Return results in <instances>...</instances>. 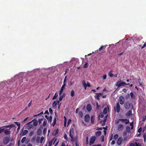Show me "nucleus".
I'll return each instance as SVG.
<instances>
[{
	"label": "nucleus",
	"mask_w": 146,
	"mask_h": 146,
	"mask_svg": "<svg viewBox=\"0 0 146 146\" xmlns=\"http://www.w3.org/2000/svg\"><path fill=\"white\" fill-rule=\"evenodd\" d=\"M131 97V99L133 100L135 98V95L134 93L132 92H131L130 93Z\"/></svg>",
	"instance_id": "nucleus-20"
},
{
	"label": "nucleus",
	"mask_w": 146,
	"mask_h": 146,
	"mask_svg": "<svg viewBox=\"0 0 146 146\" xmlns=\"http://www.w3.org/2000/svg\"><path fill=\"white\" fill-rule=\"evenodd\" d=\"M43 120V118L38 119V122L39 124L41 123L42 121Z\"/></svg>",
	"instance_id": "nucleus-45"
},
{
	"label": "nucleus",
	"mask_w": 146,
	"mask_h": 146,
	"mask_svg": "<svg viewBox=\"0 0 146 146\" xmlns=\"http://www.w3.org/2000/svg\"><path fill=\"white\" fill-rule=\"evenodd\" d=\"M46 128H44L43 131V133L44 134H45V133L46 132Z\"/></svg>",
	"instance_id": "nucleus-60"
},
{
	"label": "nucleus",
	"mask_w": 146,
	"mask_h": 146,
	"mask_svg": "<svg viewBox=\"0 0 146 146\" xmlns=\"http://www.w3.org/2000/svg\"><path fill=\"white\" fill-rule=\"evenodd\" d=\"M88 63L87 62L84 65L83 68H87L88 67Z\"/></svg>",
	"instance_id": "nucleus-38"
},
{
	"label": "nucleus",
	"mask_w": 146,
	"mask_h": 146,
	"mask_svg": "<svg viewBox=\"0 0 146 146\" xmlns=\"http://www.w3.org/2000/svg\"><path fill=\"white\" fill-rule=\"evenodd\" d=\"M78 137L77 136H76L74 138V141H75V143H78Z\"/></svg>",
	"instance_id": "nucleus-39"
},
{
	"label": "nucleus",
	"mask_w": 146,
	"mask_h": 146,
	"mask_svg": "<svg viewBox=\"0 0 146 146\" xmlns=\"http://www.w3.org/2000/svg\"><path fill=\"white\" fill-rule=\"evenodd\" d=\"M56 123V116H55V118L54 119L53 122V124H52V125L53 126H54L55 125Z\"/></svg>",
	"instance_id": "nucleus-29"
},
{
	"label": "nucleus",
	"mask_w": 146,
	"mask_h": 146,
	"mask_svg": "<svg viewBox=\"0 0 146 146\" xmlns=\"http://www.w3.org/2000/svg\"><path fill=\"white\" fill-rule=\"evenodd\" d=\"M66 76L65 77V78L64 79V81H63V84H64L65 85H66Z\"/></svg>",
	"instance_id": "nucleus-51"
},
{
	"label": "nucleus",
	"mask_w": 146,
	"mask_h": 146,
	"mask_svg": "<svg viewBox=\"0 0 146 146\" xmlns=\"http://www.w3.org/2000/svg\"><path fill=\"white\" fill-rule=\"evenodd\" d=\"M101 134V132L100 131H96L95 133L97 137H98Z\"/></svg>",
	"instance_id": "nucleus-17"
},
{
	"label": "nucleus",
	"mask_w": 146,
	"mask_h": 146,
	"mask_svg": "<svg viewBox=\"0 0 146 146\" xmlns=\"http://www.w3.org/2000/svg\"><path fill=\"white\" fill-rule=\"evenodd\" d=\"M101 139L102 142H104V136L103 135H102L101 137Z\"/></svg>",
	"instance_id": "nucleus-43"
},
{
	"label": "nucleus",
	"mask_w": 146,
	"mask_h": 146,
	"mask_svg": "<svg viewBox=\"0 0 146 146\" xmlns=\"http://www.w3.org/2000/svg\"><path fill=\"white\" fill-rule=\"evenodd\" d=\"M43 125L44 127H45L46 125V122L45 121H44Z\"/></svg>",
	"instance_id": "nucleus-57"
},
{
	"label": "nucleus",
	"mask_w": 146,
	"mask_h": 146,
	"mask_svg": "<svg viewBox=\"0 0 146 146\" xmlns=\"http://www.w3.org/2000/svg\"><path fill=\"white\" fill-rule=\"evenodd\" d=\"M45 117L48 120V122H50L51 123L52 122V117L51 116H50L49 117L47 115H45Z\"/></svg>",
	"instance_id": "nucleus-10"
},
{
	"label": "nucleus",
	"mask_w": 146,
	"mask_h": 146,
	"mask_svg": "<svg viewBox=\"0 0 146 146\" xmlns=\"http://www.w3.org/2000/svg\"><path fill=\"white\" fill-rule=\"evenodd\" d=\"M71 121V119H69L68 121V125H69Z\"/></svg>",
	"instance_id": "nucleus-63"
},
{
	"label": "nucleus",
	"mask_w": 146,
	"mask_h": 146,
	"mask_svg": "<svg viewBox=\"0 0 146 146\" xmlns=\"http://www.w3.org/2000/svg\"><path fill=\"white\" fill-rule=\"evenodd\" d=\"M131 105V104L129 102H126L124 105V106L125 108L126 109H129Z\"/></svg>",
	"instance_id": "nucleus-6"
},
{
	"label": "nucleus",
	"mask_w": 146,
	"mask_h": 146,
	"mask_svg": "<svg viewBox=\"0 0 146 146\" xmlns=\"http://www.w3.org/2000/svg\"><path fill=\"white\" fill-rule=\"evenodd\" d=\"M28 132V131L27 130H25L24 131H23L21 133V135L22 136L25 135Z\"/></svg>",
	"instance_id": "nucleus-16"
},
{
	"label": "nucleus",
	"mask_w": 146,
	"mask_h": 146,
	"mask_svg": "<svg viewBox=\"0 0 146 146\" xmlns=\"http://www.w3.org/2000/svg\"><path fill=\"white\" fill-rule=\"evenodd\" d=\"M96 139V137L95 136H92L90 139V144H93L95 142Z\"/></svg>",
	"instance_id": "nucleus-4"
},
{
	"label": "nucleus",
	"mask_w": 146,
	"mask_h": 146,
	"mask_svg": "<svg viewBox=\"0 0 146 146\" xmlns=\"http://www.w3.org/2000/svg\"><path fill=\"white\" fill-rule=\"evenodd\" d=\"M90 120V116L89 114H86L84 117V120L85 122H89Z\"/></svg>",
	"instance_id": "nucleus-5"
},
{
	"label": "nucleus",
	"mask_w": 146,
	"mask_h": 146,
	"mask_svg": "<svg viewBox=\"0 0 146 146\" xmlns=\"http://www.w3.org/2000/svg\"><path fill=\"white\" fill-rule=\"evenodd\" d=\"M135 144L133 143H131L130 144L129 146H135Z\"/></svg>",
	"instance_id": "nucleus-64"
},
{
	"label": "nucleus",
	"mask_w": 146,
	"mask_h": 146,
	"mask_svg": "<svg viewBox=\"0 0 146 146\" xmlns=\"http://www.w3.org/2000/svg\"><path fill=\"white\" fill-rule=\"evenodd\" d=\"M10 141V139L8 137H5L3 139V143L4 144L6 145L9 143Z\"/></svg>",
	"instance_id": "nucleus-1"
},
{
	"label": "nucleus",
	"mask_w": 146,
	"mask_h": 146,
	"mask_svg": "<svg viewBox=\"0 0 146 146\" xmlns=\"http://www.w3.org/2000/svg\"><path fill=\"white\" fill-rule=\"evenodd\" d=\"M118 137V135L117 134H115L114 136V139H117Z\"/></svg>",
	"instance_id": "nucleus-41"
},
{
	"label": "nucleus",
	"mask_w": 146,
	"mask_h": 146,
	"mask_svg": "<svg viewBox=\"0 0 146 146\" xmlns=\"http://www.w3.org/2000/svg\"><path fill=\"white\" fill-rule=\"evenodd\" d=\"M125 120H126V119H119V121H122L123 122H124L125 121Z\"/></svg>",
	"instance_id": "nucleus-55"
},
{
	"label": "nucleus",
	"mask_w": 146,
	"mask_h": 146,
	"mask_svg": "<svg viewBox=\"0 0 146 146\" xmlns=\"http://www.w3.org/2000/svg\"><path fill=\"white\" fill-rule=\"evenodd\" d=\"M126 131L127 133H129L130 130V128L129 126H127L126 127Z\"/></svg>",
	"instance_id": "nucleus-31"
},
{
	"label": "nucleus",
	"mask_w": 146,
	"mask_h": 146,
	"mask_svg": "<svg viewBox=\"0 0 146 146\" xmlns=\"http://www.w3.org/2000/svg\"><path fill=\"white\" fill-rule=\"evenodd\" d=\"M108 108H105L103 110V112L104 114H106L108 111Z\"/></svg>",
	"instance_id": "nucleus-21"
},
{
	"label": "nucleus",
	"mask_w": 146,
	"mask_h": 146,
	"mask_svg": "<svg viewBox=\"0 0 146 146\" xmlns=\"http://www.w3.org/2000/svg\"><path fill=\"white\" fill-rule=\"evenodd\" d=\"M34 133V131H31L29 133V136H32L33 134Z\"/></svg>",
	"instance_id": "nucleus-42"
},
{
	"label": "nucleus",
	"mask_w": 146,
	"mask_h": 146,
	"mask_svg": "<svg viewBox=\"0 0 146 146\" xmlns=\"http://www.w3.org/2000/svg\"><path fill=\"white\" fill-rule=\"evenodd\" d=\"M32 121V122H33V126L34 125V126H36L37 125L38 121L36 119H34Z\"/></svg>",
	"instance_id": "nucleus-12"
},
{
	"label": "nucleus",
	"mask_w": 146,
	"mask_h": 146,
	"mask_svg": "<svg viewBox=\"0 0 146 146\" xmlns=\"http://www.w3.org/2000/svg\"><path fill=\"white\" fill-rule=\"evenodd\" d=\"M58 129H57L55 131V135H56L58 133Z\"/></svg>",
	"instance_id": "nucleus-61"
},
{
	"label": "nucleus",
	"mask_w": 146,
	"mask_h": 146,
	"mask_svg": "<svg viewBox=\"0 0 146 146\" xmlns=\"http://www.w3.org/2000/svg\"><path fill=\"white\" fill-rule=\"evenodd\" d=\"M44 137L43 136L41 137L40 138V142L41 143H42L44 139Z\"/></svg>",
	"instance_id": "nucleus-40"
},
{
	"label": "nucleus",
	"mask_w": 146,
	"mask_h": 146,
	"mask_svg": "<svg viewBox=\"0 0 146 146\" xmlns=\"http://www.w3.org/2000/svg\"><path fill=\"white\" fill-rule=\"evenodd\" d=\"M127 115L128 116L132 115V111L131 110H129L127 113Z\"/></svg>",
	"instance_id": "nucleus-32"
},
{
	"label": "nucleus",
	"mask_w": 146,
	"mask_h": 146,
	"mask_svg": "<svg viewBox=\"0 0 146 146\" xmlns=\"http://www.w3.org/2000/svg\"><path fill=\"white\" fill-rule=\"evenodd\" d=\"M26 137H24L22 138L21 141V142L22 143H23L24 142L26 139Z\"/></svg>",
	"instance_id": "nucleus-36"
},
{
	"label": "nucleus",
	"mask_w": 146,
	"mask_h": 146,
	"mask_svg": "<svg viewBox=\"0 0 146 146\" xmlns=\"http://www.w3.org/2000/svg\"><path fill=\"white\" fill-rule=\"evenodd\" d=\"M123 135L125 137H127V133L125 131L123 133Z\"/></svg>",
	"instance_id": "nucleus-58"
},
{
	"label": "nucleus",
	"mask_w": 146,
	"mask_h": 146,
	"mask_svg": "<svg viewBox=\"0 0 146 146\" xmlns=\"http://www.w3.org/2000/svg\"><path fill=\"white\" fill-rule=\"evenodd\" d=\"M82 84L83 86H87V84L86 83L85 80H83L82 82Z\"/></svg>",
	"instance_id": "nucleus-37"
},
{
	"label": "nucleus",
	"mask_w": 146,
	"mask_h": 146,
	"mask_svg": "<svg viewBox=\"0 0 146 146\" xmlns=\"http://www.w3.org/2000/svg\"><path fill=\"white\" fill-rule=\"evenodd\" d=\"M4 133L6 135H9L11 133L10 131L6 129L4 131Z\"/></svg>",
	"instance_id": "nucleus-19"
},
{
	"label": "nucleus",
	"mask_w": 146,
	"mask_h": 146,
	"mask_svg": "<svg viewBox=\"0 0 146 146\" xmlns=\"http://www.w3.org/2000/svg\"><path fill=\"white\" fill-rule=\"evenodd\" d=\"M104 46H102L98 50L100 51H101L103 49Z\"/></svg>",
	"instance_id": "nucleus-48"
},
{
	"label": "nucleus",
	"mask_w": 146,
	"mask_h": 146,
	"mask_svg": "<svg viewBox=\"0 0 146 146\" xmlns=\"http://www.w3.org/2000/svg\"><path fill=\"white\" fill-rule=\"evenodd\" d=\"M124 122H125V123L126 124H127L129 123V120H128V119H126V120H125V121Z\"/></svg>",
	"instance_id": "nucleus-54"
},
{
	"label": "nucleus",
	"mask_w": 146,
	"mask_h": 146,
	"mask_svg": "<svg viewBox=\"0 0 146 146\" xmlns=\"http://www.w3.org/2000/svg\"><path fill=\"white\" fill-rule=\"evenodd\" d=\"M15 126V125L14 124H12V125H9L6 126H4L2 127H3L5 128H12L14 127Z\"/></svg>",
	"instance_id": "nucleus-13"
},
{
	"label": "nucleus",
	"mask_w": 146,
	"mask_h": 146,
	"mask_svg": "<svg viewBox=\"0 0 146 146\" xmlns=\"http://www.w3.org/2000/svg\"><path fill=\"white\" fill-rule=\"evenodd\" d=\"M65 84H63V85L62 86L61 88L60 89V93H59V95H60L62 94V92H63L64 89L65 87Z\"/></svg>",
	"instance_id": "nucleus-15"
},
{
	"label": "nucleus",
	"mask_w": 146,
	"mask_h": 146,
	"mask_svg": "<svg viewBox=\"0 0 146 146\" xmlns=\"http://www.w3.org/2000/svg\"><path fill=\"white\" fill-rule=\"evenodd\" d=\"M100 96L98 94H96V95H95L94 96V98L98 100H100Z\"/></svg>",
	"instance_id": "nucleus-28"
},
{
	"label": "nucleus",
	"mask_w": 146,
	"mask_h": 146,
	"mask_svg": "<svg viewBox=\"0 0 146 146\" xmlns=\"http://www.w3.org/2000/svg\"><path fill=\"white\" fill-rule=\"evenodd\" d=\"M74 129L73 128V127H71L70 129V133L69 134H74Z\"/></svg>",
	"instance_id": "nucleus-22"
},
{
	"label": "nucleus",
	"mask_w": 146,
	"mask_h": 146,
	"mask_svg": "<svg viewBox=\"0 0 146 146\" xmlns=\"http://www.w3.org/2000/svg\"><path fill=\"white\" fill-rule=\"evenodd\" d=\"M40 137L38 136L37 137V139H36V141L37 143H40Z\"/></svg>",
	"instance_id": "nucleus-34"
},
{
	"label": "nucleus",
	"mask_w": 146,
	"mask_h": 146,
	"mask_svg": "<svg viewBox=\"0 0 146 146\" xmlns=\"http://www.w3.org/2000/svg\"><path fill=\"white\" fill-rule=\"evenodd\" d=\"M63 98V97H62V96H61V94L60 95V97H59V101H61L62 100Z\"/></svg>",
	"instance_id": "nucleus-47"
},
{
	"label": "nucleus",
	"mask_w": 146,
	"mask_h": 146,
	"mask_svg": "<svg viewBox=\"0 0 146 146\" xmlns=\"http://www.w3.org/2000/svg\"><path fill=\"white\" fill-rule=\"evenodd\" d=\"M125 99L124 97L122 96H120L119 98V102L121 105H123L124 103Z\"/></svg>",
	"instance_id": "nucleus-3"
},
{
	"label": "nucleus",
	"mask_w": 146,
	"mask_h": 146,
	"mask_svg": "<svg viewBox=\"0 0 146 146\" xmlns=\"http://www.w3.org/2000/svg\"><path fill=\"white\" fill-rule=\"evenodd\" d=\"M42 133V130L41 129H38L37 131V133L38 135H40Z\"/></svg>",
	"instance_id": "nucleus-24"
},
{
	"label": "nucleus",
	"mask_w": 146,
	"mask_h": 146,
	"mask_svg": "<svg viewBox=\"0 0 146 146\" xmlns=\"http://www.w3.org/2000/svg\"><path fill=\"white\" fill-rule=\"evenodd\" d=\"M106 118L103 121H101V123H102V121H103V123L102 124V126H104L105 125V123L106 122Z\"/></svg>",
	"instance_id": "nucleus-23"
},
{
	"label": "nucleus",
	"mask_w": 146,
	"mask_h": 146,
	"mask_svg": "<svg viewBox=\"0 0 146 146\" xmlns=\"http://www.w3.org/2000/svg\"><path fill=\"white\" fill-rule=\"evenodd\" d=\"M123 126L122 124H119L118 127L117 129L119 131H121L123 130Z\"/></svg>",
	"instance_id": "nucleus-11"
},
{
	"label": "nucleus",
	"mask_w": 146,
	"mask_h": 146,
	"mask_svg": "<svg viewBox=\"0 0 146 146\" xmlns=\"http://www.w3.org/2000/svg\"><path fill=\"white\" fill-rule=\"evenodd\" d=\"M79 115L81 117H82L83 114L82 111H80L79 112Z\"/></svg>",
	"instance_id": "nucleus-33"
},
{
	"label": "nucleus",
	"mask_w": 146,
	"mask_h": 146,
	"mask_svg": "<svg viewBox=\"0 0 146 146\" xmlns=\"http://www.w3.org/2000/svg\"><path fill=\"white\" fill-rule=\"evenodd\" d=\"M75 92L73 90H71L70 92V95L72 97H73L74 95Z\"/></svg>",
	"instance_id": "nucleus-27"
},
{
	"label": "nucleus",
	"mask_w": 146,
	"mask_h": 146,
	"mask_svg": "<svg viewBox=\"0 0 146 146\" xmlns=\"http://www.w3.org/2000/svg\"><path fill=\"white\" fill-rule=\"evenodd\" d=\"M64 137L65 139L67 140L68 138L67 137V135L66 134H65L64 136Z\"/></svg>",
	"instance_id": "nucleus-53"
},
{
	"label": "nucleus",
	"mask_w": 146,
	"mask_h": 146,
	"mask_svg": "<svg viewBox=\"0 0 146 146\" xmlns=\"http://www.w3.org/2000/svg\"><path fill=\"white\" fill-rule=\"evenodd\" d=\"M57 104V102L56 101H54V102L53 103L52 106L53 107L56 106Z\"/></svg>",
	"instance_id": "nucleus-44"
},
{
	"label": "nucleus",
	"mask_w": 146,
	"mask_h": 146,
	"mask_svg": "<svg viewBox=\"0 0 146 146\" xmlns=\"http://www.w3.org/2000/svg\"><path fill=\"white\" fill-rule=\"evenodd\" d=\"M146 46V42L141 47L142 49L144 48Z\"/></svg>",
	"instance_id": "nucleus-62"
},
{
	"label": "nucleus",
	"mask_w": 146,
	"mask_h": 146,
	"mask_svg": "<svg viewBox=\"0 0 146 146\" xmlns=\"http://www.w3.org/2000/svg\"><path fill=\"white\" fill-rule=\"evenodd\" d=\"M95 119L94 116L93 115H91V123L93 124L94 123V120Z\"/></svg>",
	"instance_id": "nucleus-18"
},
{
	"label": "nucleus",
	"mask_w": 146,
	"mask_h": 146,
	"mask_svg": "<svg viewBox=\"0 0 146 146\" xmlns=\"http://www.w3.org/2000/svg\"><path fill=\"white\" fill-rule=\"evenodd\" d=\"M126 83L124 82H121L120 83H117L116 86H117L118 88L120 87L121 86H123L125 85Z\"/></svg>",
	"instance_id": "nucleus-7"
},
{
	"label": "nucleus",
	"mask_w": 146,
	"mask_h": 146,
	"mask_svg": "<svg viewBox=\"0 0 146 146\" xmlns=\"http://www.w3.org/2000/svg\"><path fill=\"white\" fill-rule=\"evenodd\" d=\"M69 136L71 138V141L72 142H74V140L73 138V135L72 134H71L70 133V134H69Z\"/></svg>",
	"instance_id": "nucleus-26"
},
{
	"label": "nucleus",
	"mask_w": 146,
	"mask_h": 146,
	"mask_svg": "<svg viewBox=\"0 0 146 146\" xmlns=\"http://www.w3.org/2000/svg\"><path fill=\"white\" fill-rule=\"evenodd\" d=\"M32 121H31L27 124L26 127L28 129H31L33 127V125L32 123Z\"/></svg>",
	"instance_id": "nucleus-2"
},
{
	"label": "nucleus",
	"mask_w": 146,
	"mask_h": 146,
	"mask_svg": "<svg viewBox=\"0 0 146 146\" xmlns=\"http://www.w3.org/2000/svg\"><path fill=\"white\" fill-rule=\"evenodd\" d=\"M135 146H141V145H140L139 143H137L135 142Z\"/></svg>",
	"instance_id": "nucleus-52"
},
{
	"label": "nucleus",
	"mask_w": 146,
	"mask_h": 146,
	"mask_svg": "<svg viewBox=\"0 0 146 146\" xmlns=\"http://www.w3.org/2000/svg\"><path fill=\"white\" fill-rule=\"evenodd\" d=\"M58 96V94H57V92H56L54 96L52 98V100H54V99H56L57 97V96Z\"/></svg>",
	"instance_id": "nucleus-35"
},
{
	"label": "nucleus",
	"mask_w": 146,
	"mask_h": 146,
	"mask_svg": "<svg viewBox=\"0 0 146 146\" xmlns=\"http://www.w3.org/2000/svg\"><path fill=\"white\" fill-rule=\"evenodd\" d=\"M103 79L105 80L106 78L107 75L106 74L102 76Z\"/></svg>",
	"instance_id": "nucleus-56"
},
{
	"label": "nucleus",
	"mask_w": 146,
	"mask_h": 146,
	"mask_svg": "<svg viewBox=\"0 0 146 146\" xmlns=\"http://www.w3.org/2000/svg\"><path fill=\"white\" fill-rule=\"evenodd\" d=\"M123 141V139L122 137H120L119 138L117 141V144L119 145H120Z\"/></svg>",
	"instance_id": "nucleus-8"
},
{
	"label": "nucleus",
	"mask_w": 146,
	"mask_h": 146,
	"mask_svg": "<svg viewBox=\"0 0 146 146\" xmlns=\"http://www.w3.org/2000/svg\"><path fill=\"white\" fill-rule=\"evenodd\" d=\"M116 109V111L119 113L120 111V106L119 103H117Z\"/></svg>",
	"instance_id": "nucleus-9"
},
{
	"label": "nucleus",
	"mask_w": 146,
	"mask_h": 146,
	"mask_svg": "<svg viewBox=\"0 0 146 146\" xmlns=\"http://www.w3.org/2000/svg\"><path fill=\"white\" fill-rule=\"evenodd\" d=\"M146 120V115L145 116V117H143L142 118V121H144Z\"/></svg>",
	"instance_id": "nucleus-49"
},
{
	"label": "nucleus",
	"mask_w": 146,
	"mask_h": 146,
	"mask_svg": "<svg viewBox=\"0 0 146 146\" xmlns=\"http://www.w3.org/2000/svg\"><path fill=\"white\" fill-rule=\"evenodd\" d=\"M14 123H15L16 125L18 126V127L19 126L20 127V123H19L18 122H14Z\"/></svg>",
	"instance_id": "nucleus-46"
},
{
	"label": "nucleus",
	"mask_w": 146,
	"mask_h": 146,
	"mask_svg": "<svg viewBox=\"0 0 146 146\" xmlns=\"http://www.w3.org/2000/svg\"><path fill=\"white\" fill-rule=\"evenodd\" d=\"M54 139V138H53L52 140L50 141L48 143V146H51L52 145V143Z\"/></svg>",
	"instance_id": "nucleus-25"
},
{
	"label": "nucleus",
	"mask_w": 146,
	"mask_h": 146,
	"mask_svg": "<svg viewBox=\"0 0 146 146\" xmlns=\"http://www.w3.org/2000/svg\"><path fill=\"white\" fill-rule=\"evenodd\" d=\"M108 75L110 77H112L113 76V74L112 73V70H110L108 73Z\"/></svg>",
	"instance_id": "nucleus-30"
},
{
	"label": "nucleus",
	"mask_w": 146,
	"mask_h": 146,
	"mask_svg": "<svg viewBox=\"0 0 146 146\" xmlns=\"http://www.w3.org/2000/svg\"><path fill=\"white\" fill-rule=\"evenodd\" d=\"M86 109L87 110L90 111L92 110V107L91 105L90 104H88L86 106Z\"/></svg>",
	"instance_id": "nucleus-14"
},
{
	"label": "nucleus",
	"mask_w": 146,
	"mask_h": 146,
	"mask_svg": "<svg viewBox=\"0 0 146 146\" xmlns=\"http://www.w3.org/2000/svg\"><path fill=\"white\" fill-rule=\"evenodd\" d=\"M142 131V128L141 127H140L138 130L139 133H140Z\"/></svg>",
	"instance_id": "nucleus-59"
},
{
	"label": "nucleus",
	"mask_w": 146,
	"mask_h": 146,
	"mask_svg": "<svg viewBox=\"0 0 146 146\" xmlns=\"http://www.w3.org/2000/svg\"><path fill=\"white\" fill-rule=\"evenodd\" d=\"M49 111L51 114H52L53 113V111L52 109L51 108H50L49 109Z\"/></svg>",
	"instance_id": "nucleus-50"
}]
</instances>
